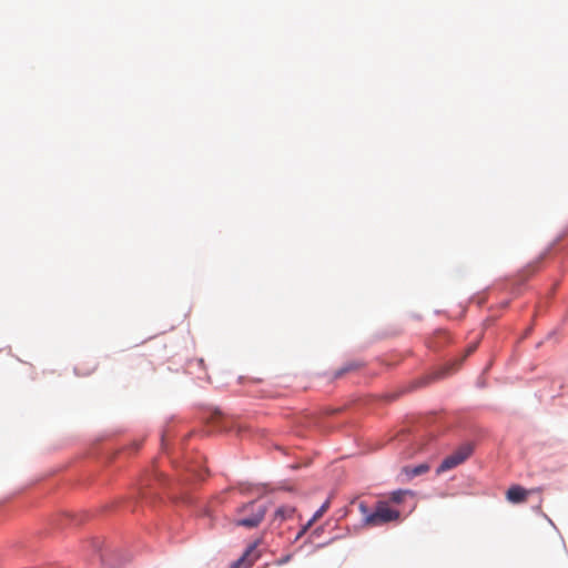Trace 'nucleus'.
Wrapping results in <instances>:
<instances>
[{"label":"nucleus","instance_id":"11","mask_svg":"<svg viewBox=\"0 0 568 568\" xmlns=\"http://www.w3.org/2000/svg\"><path fill=\"white\" fill-rule=\"evenodd\" d=\"M313 525L312 521H307L303 527L302 529L300 530V532L297 534L296 538H301L310 528L311 526Z\"/></svg>","mask_w":568,"mask_h":568},{"label":"nucleus","instance_id":"13","mask_svg":"<svg viewBox=\"0 0 568 568\" xmlns=\"http://www.w3.org/2000/svg\"><path fill=\"white\" fill-rule=\"evenodd\" d=\"M291 559V556H286L277 561L278 565L286 564Z\"/></svg>","mask_w":568,"mask_h":568},{"label":"nucleus","instance_id":"3","mask_svg":"<svg viewBox=\"0 0 568 568\" xmlns=\"http://www.w3.org/2000/svg\"><path fill=\"white\" fill-rule=\"evenodd\" d=\"M393 521L409 515L417 505L415 494L412 490L393 491Z\"/></svg>","mask_w":568,"mask_h":568},{"label":"nucleus","instance_id":"7","mask_svg":"<svg viewBox=\"0 0 568 568\" xmlns=\"http://www.w3.org/2000/svg\"><path fill=\"white\" fill-rule=\"evenodd\" d=\"M528 494H529L528 490H526L521 486L515 485V486H511L507 490L506 497H507L508 501L514 503V504H518V503L525 501L527 496H528Z\"/></svg>","mask_w":568,"mask_h":568},{"label":"nucleus","instance_id":"2","mask_svg":"<svg viewBox=\"0 0 568 568\" xmlns=\"http://www.w3.org/2000/svg\"><path fill=\"white\" fill-rule=\"evenodd\" d=\"M358 509L363 516V520L368 526H379L390 521V507L386 501H378L374 510L361 501Z\"/></svg>","mask_w":568,"mask_h":568},{"label":"nucleus","instance_id":"8","mask_svg":"<svg viewBox=\"0 0 568 568\" xmlns=\"http://www.w3.org/2000/svg\"><path fill=\"white\" fill-rule=\"evenodd\" d=\"M362 367H363V363H361V362H357V361L347 362L341 368H338L337 371L334 372L333 377L341 378L345 374L358 371Z\"/></svg>","mask_w":568,"mask_h":568},{"label":"nucleus","instance_id":"10","mask_svg":"<svg viewBox=\"0 0 568 568\" xmlns=\"http://www.w3.org/2000/svg\"><path fill=\"white\" fill-rule=\"evenodd\" d=\"M329 507V500H326L318 510L313 515V517L310 519L313 524L317 521L328 509Z\"/></svg>","mask_w":568,"mask_h":568},{"label":"nucleus","instance_id":"5","mask_svg":"<svg viewBox=\"0 0 568 568\" xmlns=\"http://www.w3.org/2000/svg\"><path fill=\"white\" fill-rule=\"evenodd\" d=\"M258 545L260 540H255L251 544L244 554L235 560L230 568H251L261 556V552L257 550Z\"/></svg>","mask_w":568,"mask_h":568},{"label":"nucleus","instance_id":"9","mask_svg":"<svg viewBox=\"0 0 568 568\" xmlns=\"http://www.w3.org/2000/svg\"><path fill=\"white\" fill-rule=\"evenodd\" d=\"M429 470V466L427 464H420L415 467H404L403 474L406 475L407 478H413L419 475H423Z\"/></svg>","mask_w":568,"mask_h":568},{"label":"nucleus","instance_id":"1","mask_svg":"<svg viewBox=\"0 0 568 568\" xmlns=\"http://www.w3.org/2000/svg\"><path fill=\"white\" fill-rule=\"evenodd\" d=\"M237 514L239 518L235 520V525L252 529L263 520L266 507L256 501H251L240 507Z\"/></svg>","mask_w":568,"mask_h":568},{"label":"nucleus","instance_id":"6","mask_svg":"<svg viewBox=\"0 0 568 568\" xmlns=\"http://www.w3.org/2000/svg\"><path fill=\"white\" fill-rule=\"evenodd\" d=\"M295 513L296 509L293 506L285 505L278 507L272 517V525L280 527L284 521L293 519Z\"/></svg>","mask_w":568,"mask_h":568},{"label":"nucleus","instance_id":"12","mask_svg":"<svg viewBox=\"0 0 568 568\" xmlns=\"http://www.w3.org/2000/svg\"><path fill=\"white\" fill-rule=\"evenodd\" d=\"M477 348V344L474 343L471 344L470 346H468L467 348V355L471 354L473 352H475V349Z\"/></svg>","mask_w":568,"mask_h":568},{"label":"nucleus","instance_id":"4","mask_svg":"<svg viewBox=\"0 0 568 568\" xmlns=\"http://www.w3.org/2000/svg\"><path fill=\"white\" fill-rule=\"evenodd\" d=\"M474 447L471 444L466 443L459 446L453 454L444 458L439 467L437 468V473L442 474L447 470H450L458 465L463 464L466 459L470 457L473 454Z\"/></svg>","mask_w":568,"mask_h":568}]
</instances>
